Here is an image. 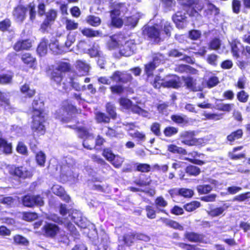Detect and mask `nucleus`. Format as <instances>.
I'll return each instance as SVG.
<instances>
[{"label":"nucleus","instance_id":"nucleus-50","mask_svg":"<svg viewBox=\"0 0 250 250\" xmlns=\"http://www.w3.org/2000/svg\"><path fill=\"white\" fill-rule=\"evenodd\" d=\"M129 136L132 138L136 139L138 144L144 142L146 139V134L144 132L138 130H136L133 133H130Z\"/></svg>","mask_w":250,"mask_h":250},{"label":"nucleus","instance_id":"nucleus-64","mask_svg":"<svg viewBox=\"0 0 250 250\" xmlns=\"http://www.w3.org/2000/svg\"><path fill=\"white\" fill-rule=\"evenodd\" d=\"M102 155L109 162L112 161L116 157V156L112 153L111 150L107 148L103 150Z\"/></svg>","mask_w":250,"mask_h":250},{"label":"nucleus","instance_id":"nucleus-18","mask_svg":"<svg viewBox=\"0 0 250 250\" xmlns=\"http://www.w3.org/2000/svg\"><path fill=\"white\" fill-rule=\"evenodd\" d=\"M160 220L166 226L174 229L182 231L184 229L183 225L179 222L167 218L162 217Z\"/></svg>","mask_w":250,"mask_h":250},{"label":"nucleus","instance_id":"nucleus-20","mask_svg":"<svg viewBox=\"0 0 250 250\" xmlns=\"http://www.w3.org/2000/svg\"><path fill=\"white\" fill-rule=\"evenodd\" d=\"M53 192L66 203H69L70 201V197L66 194L64 189L62 186L59 185L54 186L53 187Z\"/></svg>","mask_w":250,"mask_h":250},{"label":"nucleus","instance_id":"nucleus-52","mask_svg":"<svg viewBox=\"0 0 250 250\" xmlns=\"http://www.w3.org/2000/svg\"><path fill=\"white\" fill-rule=\"evenodd\" d=\"M0 106H3L5 108L6 107L10 106V99L8 97L6 93L2 92L0 90Z\"/></svg>","mask_w":250,"mask_h":250},{"label":"nucleus","instance_id":"nucleus-2","mask_svg":"<svg viewBox=\"0 0 250 250\" xmlns=\"http://www.w3.org/2000/svg\"><path fill=\"white\" fill-rule=\"evenodd\" d=\"M135 46L132 41L127 40L126 37L122 33L112 35L107 42L109 50L118 49V55L115 54V57L118 58L130 56L134 53Z\"/></svg>","mask_w":250,"mask_h":250},{"label":"nucleus","instance_id":"nucleus-51","mask_svg":"<svg viewBox=\"0 0 250 250\" xmlns=\"http://www.w3.org/2000/svg\"><path fill=\"white\" fill-rule=\"evenodd\" d=\"M151 166L146 163H138L136 164L135 171L142 173H147L151 171Z\"/></svg>","mask_w":250,"mask_h":250},{"label":"nucleus","instance_id":"nucleus-30","mask_svg":"<svg viewBox=\"0 0 250 250\" xmlns=\"http://www.w3.org/2000/svg\"><path fill=\"white\" fill-rule=\"evenodd\" d=\"M190 8H191V10L189 14V16H195L203 9L204 5L200 0H192Z\"/></svg>","mask_w":250,"mask_h":250},{"label":"nucleus","instance_id":"nucleus-5","mask_svg":"<svg viewBox=\"0 0 250 250\" xmlns=\"http://www.w3.org/2000/svg\"><path fill=\"white\" fill-rule=\"evenodd\" d=\"M61 109L67 114V116H62L59 114H56V118L58 119L62 123L71 122L73 118V115L81 114L82 109L78 108L76 106L69 103L67 101H65L62 104Z\"/></svg>","mask_w":250,"mask_h":250},{"label":"nucleus","instance_id":"nucleus-48","mask_svg":"<svg viewBox=\"0 0 250 250\" xmlns=\"http://www.w3.org/2000/svg\"><path fill=\"white\" fill-rule=\"evenodd\" d=\"M196 189L199 194H206L212 190V187L209 184L199 185L197 186Z\"/></svg>","mask_w":250,"mask_h":250},{"label":"nucleus","instance_id":"nucleus-23","mask_svg":"<svg viewBox=\"0 0 250 250\" xmlns=\"http://www.w3.org/2000/svg\"><path fill=\"white\" fill-rule=\"evenodd\" d=\"M0 149L5 155L12 154L13 152L12 143L8 142L6 139L0 137Z\"/></svg>","mask_w":250,"mask_h":250},{"label":"nucleus","instance_id":"nucleus-28","mask_svg":"<svg viewBox=\"0 0 250 250\" xmlns=\"http://www.w3.org/2000/svg\"><path fill=\"white\" fill-rule=\"evenodd\" d=\"M134 183L139 187H143L149 186L151 180L150 177L144 174H140L139 178L133 181Z\"/></svg>","mask_w":250,"mask_h":250},{"label":"nucleus","instance_id":"nucleus-8","mask_svg":"<svg viewBox=\"0 0 250 250\" xmlns=\"http://www.w3.org/2000/svg\"><path fill=\"white\" fill-rule=\"evenodd\" d=\"M193 131H186L181 133L180 135V138L181 139V143L188 146H202V139H197L194 137Z\"/></svg>","mask_w":250,"mask_h":250},{"label":"nucleus","instance_id":"nucleus-15","mask_svg":"<svg viewBox=\"0 0 250 250\" xmlns=\"http://www.w3.org/2000/svg\"><path fill=\"white\" fill-rule=\"evenodd\" d=\"M120 11L119 9H114L110 11L111 24L116 28H120L124 24V21L122 18H119Z\"/></svg>","mask_w":250,"mask_h":250},{"label":"nucleus","instance_id":"nucleus-11","mask_svg":"<svg viewBox=\"0 0 250 250\" xmlns=\"http://www.w3.org/2000/svg\"><path fill=\"white\" fill-rule=\"evenodd\" d=\"M32 47V42L30 39L18 40L12 48L16 52L30 50Z\"/></svg>","mask_w":250,"mask_h":250},{"label":"nucleus","instance_id":"nucleus-14","mask_svg":"<svg viewBox=\"0 0 250 250\" xmlns=\"http://www.w3.org/2000/svg\"><path fill=\"white\" fill-rule=\"evenodd\" d=\"M14 73L11 70H5L4 68L0 70V84L8 85L13 82Z\"/></svg>","mask_w":250,"mask_h":250},{"label":"nucleus","instance_id":"nucleus-19","mask_svg":"<svg viewBox=\"0 0 250 250\" xmlns=\"http://www.w3.org/2000/svg\"><path fill=\"white\" fill-rule=\"evenodd\" d=\"M185 238L188 241L193 243H202L204 240V236L195 232L187 231L184 234Z\"/></svg>","mask_w":250,"mask_h":250},{"label":"nucleus","instance_id":"nucleus-10","mask_svg":"<svg viewBox=\"0 0 250 250\" xmlns=\"http://www.w3.org/2000/svg\"><path fill=\"white\" fill-rule=\"evenodd\" d=\"M60 228L56 224L46 222L41 229L43 236L46 238H54L59 233Z\"/></svg>","mask_w":250,"mask_h":250},{"label":"nucleus","instance_id":"nucleus-22","mask_svg":"<svg viewBox=\"0 0 250 250\" xmlns=\"http://www.w3.org/2000/svg\"><path fill=\"white\" fill-rule=\"evenodd\" d=\"M154 205L158 212L167 215V212L164 208L167 206L168 203L163 196L157 197L154 200Z\"/></svg>","mask_w":250,"mask_h":250},{"label":"nucleus","instance_id":"nucleus-21","mask_svg":"<svg viewBox=\"0 0 250 250\" xmlns=\"http://www.w3.org/2000/svg\"><path fill=\"white\" fill-rule=\"evenodd\" d=\"M172 20L175 23L176 27L182 29L185 27L186 17L181 12L178 11L172 16Z\"/></svg>","mask_w":250,"mask_h":250},{"label":"nucleus","instance_id":"nucleus-63","mask_svg":"<svg viewBox=\"0 0 250 250\" xmlns=\"http://www.w3.org/2000/svg\"><path fill=\"white\" fill-rule=\"evenodd\" d=\"M179 194L186 198H191L194 194V192L192 189L185 188H181L178 190Z\"/></svg>","mask_w":250,"mask_h":250},{"label":"nucleus","instance_id":"nucleus-4","mask_svg":"<svg viewBox=\"0 0 250 250\" xmlns=\"http://www.w3.org/2000/svg\"><path fill=\"white\" fill-rule=\"evenodd\" d=\"M109 78L113 82L120 83L111 85L109 88L112 94L117 95H121L124 93L125 87L123 84H130L133 81V77L131 73L119 70L114 71Z\"/></svg>","mask_w":250,"mask_h":250},{"label":"nucleus","instance_id":"nucleus-56","mask_svg":"<svg viewBox=\"0 0 250 250\" xmlns=\"http://www.w3.org/2000/svg\"><path fill=\"white\" fill-rule=\"evenodd\" d=\"M236 97L239 102L245 103L248 101L249 95L245 90H241L237 92Z\"/></svg>","mask_w":250,"mask_h":250},{"label":"nucleus","instance_id":"nucleus-13","mask_svg":"<svg viewBox=\"0 0 250 250\" xmlns=\"http://www.w3.org/2000/svg\"><path fill=\"white\" fill-rule=\"evenodd\" d=\"M27 8L22 5L15 7L12 12V15L18 22H23L26 18Z\"/></svg>","mask_w":250,"mask_h":250},{"label":"nucleus","instance_id":"nucleus-3","mask_svg":"<svg viewBox=\"0 0 250 250\" xmlns=\"http://www.w3.org/2000/svg\"><path fill=\"white\" fill-rule=\"evenodd\" d=\"M71 71L72 65L70 62L59 61L57 63V66L52 65L46 72L52 83L57 86L62 85L65 89L69 82L65 78L64 75Z\"/></svg>","mask_w":250,"mask_h":250},{"label":"nucleus","instance_id":"nucleus-49","mask_svg":"<svg viewBox=\"0 0 250 250\" xmlns=\"http://www.w3.org/2000/svg\"><path fill=\"white\" fill-rule=\"evenodd\" d=\"M157 65L153 62H150L145 65V72L147 78L153 75V71L156 68Z\"/></svg>","mask_w":250,"mask_h":250},{"label":"nucleus","instance_id":"nucleus-54","mask_svg":"<svg viewBox=\"0 0 250 250\" xmlns=\"http://www.w3.org/2000/svg\"><path fill=\"white\" fill-rule=\"evenodd\" d=\"M99 46L98 45H96L95 43L92 45V46L89 48L87 50V53L90 57H100V50Z\"/></svg>","mask_w":250,"mask_h":250},{"label":"nucleus","instance_id":"nucleus-44","mask_svg":"<svg viewBox=\"0 0 250 250\" xmlns=\"http://www.w3.org/2000/svg\"><path fill=\"white\" fill-rule=\"evenodd\" d=\"M35 160L38 166L41 167H44L46 162V155L45 153L42 151L36 152Z\"/></svg>","mask_w":250,"mask_h":250},{"label":"nucleus","instance_id":"nucleus-53","mask_svg":"<svg viewBox=\"0 0 250 250\" xmlns=\"http://www.w3.org/2000/svg\"><path fill=\"white\" fill-rule=\"evenodd\" d=\"M44 15H45L44 20L53 24L57 18V13L56 10L51 9Z\"/></svg>","mask_w":250,"mask_h":250},{"label":"nucleus","instance_id":"nucleus-38","mask_svg":"<svg viewBox=\"0 0 250 250\" xmlns=\"http://www.w3.org/2000/svg\"><path fill=\"white\" fill-rule=\"evenodd\" d=\"M105 111L110 119L115 120L117 118V114L115 105L111 102H108L105 104Z\"/></svg>","mask_w":250,"mask_h":250},{"label":"nucleus","instance_id":"nucleus-29","mask_svg":"<svg viewBox=\"0 0 250 250\" xmlns=\"http://www.w3.org/2000/svg\"><path fill=\"white\" fill-rule=\"evenodd\" d=\"M182 80L185 83V85L188 89L193 92H196L199 90L196 86V81L193 77L183 76Z\"/></svg>","mask_w":250,"mask_h":250},{"label":"nucleus","instance_id":"nucleus-41","mask_svg":"<svg viewBox=\"0 0 250 250\" xmlns=\"http://www.w3.org/2000/svg\"><path fill=\"white\" fill-rule=\"evenodd\" d=\"M86 22L93 27H97L101 24V20L98 17L90 15L87 16L86 20Z\"/></svg>","mask_w":250,"mask_h":250},{"label":"nucleus","instance_id":"nucleus-33","mask_svg":"<svg viewBox=\"0 0 250 250\" xmlns=\"http://www.w3.org/2000/svg\"><path fill=\"white\" fill-rule=\"evenodd\" d=\"M81 32L83 36L90 38L100 36L101 32L99 30H95L91 28L84 27L81 30Z\"/></svg>","mask_w":250,"mask_h":250},{"label":"nucleus","instance_id":"nucleus-43","mask_svg":"<svg viewBox=\"0 0 250 250\" xmlns=\"http://www.w3.org/2000/svg\"><path fill=\"white\" fill-rule=\"evenodd\" d=\"M240 43L239 42H237L236 40H233L230 43L232 55L234 58L236 59L240 57V50L238 46V44Z\"/></svg>","mask_w":250,"mask_h":250},{"label":"nucleus","instance_id":"nucleus-26","mask_svg":"<svg viewBox=\"0 0 250 250\" xmlns=\"http://www.w3.org/2000/svg\"><path fill=\"white\" fill-rule=\"evenodd\" d=\"M76 70L80 73V76L87 75L89 73V66L85 61L78 60L76 62Z\"/></svg>","mask_w":250,"mask_h":250},{"label":"nucleus","instance_id":"nucleus-39","mask_svg":"<svg viewBox=\"0 0 250 250\" xmlns=\"http://www.w3.org/2000/svg\"><path fill=\"white\" fill-rule=\"evenodd\" d=\"M139 18L135 15L126 17L125 19V25L131 28H134L138 24Z\"/></svg>","mask_w":250,"mask_h":250},{"label":"nucleus","instance_id":"nucleus-31","mask_svg":"<svg viewBox=\"0 0 250 250\" xmlns=\"http://www.w3.org/2000/svg\"><path fill=\"white\" fill-rule=\"evenodd\" d=\"M243 148V146L234 147L232 148V151L228 153V156L230 160H238L246 157L245 153H241L236 154L237 151L240 150Z\"/></svg>","mask_w":250,"mask_h":250},{"label":"nucleus","instance_id":"nucleus-25","mask_svg":"<svg viewBox=\"0 0 250 250\" xmlns=\"http://www.w3.org/2000/svg\"><path fill=\"white\" fill-rule=\"evenodd\" d=\"M243 130L241 128H238L232 131L230 134L227 135L226 140L229 145H232L233 143L237 140L241 139L243 136Z\"/></svg>","mask_w":250,"mask_h":250},{"label":"nucleus","instance_id":"nucleus-42","mask_svg":"<svg viewBox=\"0 0 250 250\" xmlns=\"http://www.w3.org/2000/svg\"><path fill=\"white\" fill-rule=\"evenodd\" d=\"M201 206V203L197 201H192L185 204L183 208L188 212H192Z\"/></svg>","mask_w":250,"mask_h":250},{"label":"nucleus","instance_id":"nucleus-9","mask_svg":"<svg viewBox=\"0 0 250 250\" xmlns=\"http://www.w3.org/2000/svg\"><path fill=\"white\" fill-rule=\"evenodd\" d=\"M22 205L26 207L32 208L35 206H42L44 204L43 198L40 195L27 194L22 197Z\"/></svg>","mask_w":250,"mask_h":250},{"label":"nucleus","instance_id":"nucleus-27","mask_svg":"<svg viewBox=\"0 0 250 250\" xmlns=\"http://www.w3.org/2000/svg\"><path fill=\"white\" fill-rule=\"evenodd\" d=\"M207 8L204 11V15L206 17H209L212 15L218 16L220 14V9L210 1L207 3Z\"/></svg>","mask_w":250,"mask_h":250},{"label":"nucleus","instance_id":"nucleus-12","mask_svg":"<svg viewBox=\"0 0 250 250\" xmlns=\"http://www.w3.org/2000/svg\"><path fill=\"white\" fill-rule=\"evenodd\" d=\"M21 62L29 68H34L37 64L36 57L29 52H24L20 56Z\"/></svg>","mask_w":250,"mask_h":250},{"label":"nucleus","instance_id":"nucleus-61","mask_svg":"<svg viewBox=\"0 0 250 250\" xmlns=\"http://www.w3.org/2000/svg\"><path fill=\"white\" fill-rule=\"evenodd\" d=\"M135 238L134 233L126 234L123 236V241L127 246H130L134 242Z\"/></svg>","mask_w":250,"mask_h":250},{"label":"nucleus","instance_id":"nucleus-59","mask_svg":"<svg viewBox=\"0 0 250 250\" xmlns=\"http://www.w3.org/2000/svg\"><path fill=\"white\" fill-rule=\"evenodd\" d=\"M11 26V20L6 18L0 21V31L3 32L7 31Z\"/></svg>","mask_w":250,"mask_h":250},{"label":"nucleus","instance_id":"nucleus-17","mask_svg":"<svg viewBox=\"0 0 250 250\" xmlns=\"http://www.w3.org/2000/svg\"><path fill=\"white\" fill-rule=\"evenodd\" d=\"M229 208V205L224 204L222 206L217 207L215 208H209L207 211V214L211 217H215L224 215V212Z\"/></svg>","mask_w":250,"mask_h":250},{"label":"nucleus","instance_id":"nucleus-24","mask_svg":"<svg viewBox=\"0 0 250 250\" xmlns=\"http://www.w3.org/2000/svg\"><path fill=\"white\" fill-rule=\"evenodd\" d=\"M20 92L26 98H32L36 93V90L33 88H31L30 84L27 83L22 85L20 88Z\"/></svg>","mask_w":250,"mask_h":250},{"label":"nucleus","instance_id":"nucleus-34","mask_svg":"<svg viewBox=\"0 0 250 250\" xmlns=\"http://www.w3.org/2000/svg\"><path fill=\"white\" fill-rule=\"evenodd\" d=\"M167 150L173 154L181 155H186L188 153L186 149L182 147L177 146L175 144H170L167 146Z\"/></svg>","mask_w":250,"mask_h":250},{"label":"nucleus","instance_id":"nucleus-7","mask_svg":"<svg viewBox=\"0 0 250 250\" xmlns=\"http://www.w3.org/2000/svg\"><path fill=\"white\" fill-rule=\"evenodd\" d=\"M9 173L13 177L21 180L30 179L33 175L31 169L27 168L22 166H12L9 169Z\"/></svg>","mask_w":250,"mask_h":250},{"label":"nucleus","instance_id":"nucleus-16","mask_svg":"<svg viewBox=\"0 0 250 250\" xmlns=\"http://www.w3.org/2000/svg\"><path fill=\"white\" fill-rule=\"evenodd\" d=\"M48 46L53 53L56 54H61L65 52L63 45L60 44L59 41L56 39L51 40L48 44Z\"/></svg>","mask_w":250,"mask_h":250},{"label":"nucleus","instance_id":"nucleus-36","mask_svg":"<svg viewBox=\"0 0 250 250\" xmlns=\"http://www.w3.org/2000/svg\"><path fill=\"white\" fill-rule=\"evenodd\" d=\"M48 44L47 39L43 38L42 40L37 48V51L40 56H42L47 53Z\"/></svg>","mask_w":250,"mask_h":250},{"label":"nucleus","instance_id":"nucleus-40","mask_svg":"<svg viewBox=\"0 0 250 250\" xmlns=\"http://www.w3.org/2000/svg\"><path fill=\"white\" fill-rule=\"evenodd\" d=\"M171 120L176 124L185 125L188 123V120L185 115L173 114L170 116Z\"/></svg>","mask_w":250,"mask_h":250},{"label":"nucleus","instance_id":"nucleus-57","mask_svg":"<svg viewBox=\"0 0 250 250\" xmlns=\"http://www.w3.org/2000/svg\"><path fill=\"white\" fill-rule=\"evenodd\" d=\"M38 217V214L35 212H24L22 214L23 219L28 222L33 221Z\"/></svg>","mask_w":250,"mask_h":250},{"label":"nucleus","instance_id":"nucleus-58","mask_svg":"<svg viewBox=\"0 0 250 250\" xmlns=\"http://www.w3.org/2000/svg\"><path fill=\"white\" fill-rule=\"evenodd\" d=\"M146 217L150 219H154L156 217V210L154 208L150 205L145 207Z\"/></svg>","mask_w":250,"mask_h":250},{"label":"nucleus","instance_id":"nucleus-46","mask_svg":"<svg viewBox=\"0 0 250 250\" xmlns=\"http://www.w3.org/2000/svg\"><path fill=\"white\" fill-rule=\"evenodd\" d=\"M16 150L19 154L22 155L27 156L28 155L27 147L24 143L21 141L18 142Z\"/></svg>","mask_w":250,"mask_h":250},{"label":"nucleus","instance_id":"nucleus-32","mask_svg":"<svg viewBox=\"0 0 250 250\" xmlns=\"http://www.w3.org/2000/svg\"><path fill=\"white\" fill-rule=\"evenodd\" d=\"M76 132L78 133V136L79 138L83 140L87 139L90 137L93 138V136L89 131V129L84 126H78L77 128Z\"/></svg>","mask_w":250,"mask_h":250},{"label":"nucleus","instance_id":"nucleus-60","mask_svg":"<svg viewBox=\"0 0 250 250\" xmlns=\"http://www.w3.org/2000/svg\"><path fill=\"white\" fill-rule=\"evenodd\" d=\"M202 35L201 32L199 30L192 29L188 31V38L192 41L199 40Z\"/></svg>","mask_w":250,"mask_h":250},{"label":"nucleus","instance_id":"nucleus-55","mask_svg":"<svg viewBox=\"0 0 250 250\" xmlns=\"http://www.w3.org/2000/svg\"><path fill=\"white\" fill-rule=\"evenodd\" d=\"M14 243L17 245H21L23 246H28L29 241L24 237L21 235L17 234L13 237Z\"/></svg>","mask_w":250,"mask_h":250},{"label":"nucleus","instance_id":"nucleus-45","mask_svg":"<svg viewBox=\"0 0 250 250\" xmlns=\"http://www.w3.org/2000/svg\"><path fill=\"white\" fill-rule=\"evenodd\" d=\"M179 129L173 126H166L163 130V133L166 137H171L178 133Z\"/></svg>","mask_w":250,"mask_h":250},{"label":"nucleus","instance_id":"nucleus-6","mask_svg":"<svg viewBox=\"0 0 250 250\" xmlns=\"http://www.w3.org/2000/svg\"><path fill=\"white\" fill-rule=\"evenodd\" d=\"M142 35L148 41L154 43L158 44L162 41L161 29L158 27L157 24L145 25L142 28Z\"/></svg>","mask_w":250,"mask_h":250},{"label":"nucleus","instance_id":"nucleus-37","mask_svg":"<svg viewBox=\"0 0 250 250\" xmlns=\"http://www.w3.org/2000/svg\"><path fill=\"white\" fill-rule=\"evenodd\" d=\"M95 119L98 124H108L110 122V117L104 112L98 111L95 113Z\"/></svg>","mask_w":250,"mask_h":250},{"label":"nucleus","instance_id":"nucleus-1","mask_svg":"<svg viewBox=\"0 0 250 250\" xmlns=\"http://www.w3.org/2000/svg\"><path fill=\"white\" fill-rule=\"evenodd\" d=\"M31 115V129L38 136L43 135L46 132L44 125L46 121L44 104L40 99H34L29 109Z\"/></svg>","mask_w":250,"mask_h":250},{"label":"nucleus","instance_id":"nucleus-35","mask_svg":"<svg viewBox=\"0 0 250 250\" xmlns=\"http://www.w3.org/2000/svg\"><path fill=\"white\" fill-rule=\"evenodd\" d=\"M185 172L189 176H197L201 172V169L195 165L189 164L185 168Z\"/></svg>","mask_w":250,"mask_h":250},{"label":"nucleus","instance_id":"nucleus-62","mask_svg":"<svg viewBox=\"0 0 250 250\" xmlns=\"http://www.w3.org/2000/svg\"><path fill=\"white\" fill-rule=\"evenodd\" d=\"M151 131L156 136H160L161 133V125L158 122L153 123L150 125Z\"/></svg>","mask_w":250,"mask_h":250},{"label":"nucleus","instance_id":"nucleus-47","mask_svg":"<svg viewBox=\"0 0 250 250\" xmlns=\"http://www.w3.org/2000/svg\"><path fill=\"white\" fill-rule=\"evenodd\" d=\"M162 87L164 88H178L180 87V82L176 80L172 79L162 83Z\"/></svg>","mask_w":250,"mask_h":250}]
</instances>
